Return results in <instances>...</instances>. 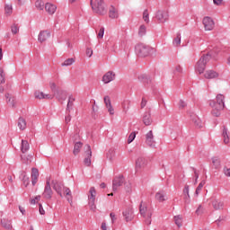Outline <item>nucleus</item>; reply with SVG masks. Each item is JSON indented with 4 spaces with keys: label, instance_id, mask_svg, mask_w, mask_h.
<instances>
[{
    "label": "nucleus",
    "instance_id": "f257e3e1",
    "mask_svg": "<svg viewBox=\"0 0 230 230\" xmlns=\"http://www.w3.org/2000/svg\"><path fill=\"white\" fill-rule=\"evenodd\" d=\"M51 184L53 190H56L59 197L62 198L65 195L67 202H69L70 204L73 203V194L71 193V190L69 188L64 186V183H62V181H58L57 180H52ZM63 191L64 195L62 194Z\"/></svg>",
    "mask_w": 230,
    "mask_h": 230
},
{
    "label": "nucleus",
    "instance_id": "f03ea898",
    "mask_svg": "<svg viewBox=\"0 0 230 230\" xmlns=\"http://www.w3.org/2000/svg\"><path fill=\"white\" fill-rule=\"evenodd\" d=\"M209 60H211V55L209 54H204L197 62L196 64V71H198V73L199 75H202V73H204V71H206V64H208V62H209Z\"/></svg>",
    "mask_w": 230,
    "mask_h": 230
},
{
    "label": "nucleus",
    "instance_id": "7ed1b4c3",
    "mask_svg": "<svg viewBox=\"0 0 230 230\" xmlns=\"http://www.w3.org/2000/svg\"><path fill=\"white\" fill-rule=\"evenodd\" d=\"M91 6L94 13H98L99 15H105V13H107L103 0H95V4H93V0H91Z\"/></svg>",
    "mask_w": 230,
    "mask_h": 230
},
{
    "label": "nucleus",
    "instance_id": "20e7f679",
    "mask_svg": "<svg viewBox=\"0 0 230 230\" xmlns=\"http://www.w3.org/2000/svg\"><path fill=\"white\" fill-rule=\"evenodd\" d=\"M43 199L51 200L53 199V190L51 189V178H47L44 191L42 193Z\"/></svg>",
    "mask_w": 230,
    "mask_h": 230
},
{
    "label": "nucleus",
    "instance_id": "39448f33",
    "mask_svg": "<svg viewBox=\"0 0 230 230\" xmlns=\"http://www.w3.org/2000/svg\"><path fill=\"white\" fill-rule=\"evenodd\" d=\"M155 17L158 22H160L161 24H164V22H168V20L170 19V11H168L167 9L158 10L156 12Z\"/></svg>",
    "mask_w": 230,
    "mask_h": 230
},
{
    "label": "nucleus",
    "instance_id": "423d86ee",
    "mask_svg": "<svg viewBox=\"0 0 230 230\" xmlns=\"http://www.w3.org/2000/svg\"><path fill=\"white\" fill-rule=\"evenodd\" d=\"M135 49L138 57H148L150 55V47L143 43L137 44Z\"/></svg>",
    "mask_w": 230,
    "mask_h": 230
},
{
    "label": "nucleus",
    "instance_id": "0eeeda50",
    "mask_svg": "<svg viewBox=\"0 0 230 230\" xmlns=\"http://www.w3.org/2000/svg\"><path fill=\"white\" fill-rule=\"evenodd\" d=\"M208 204H212V207L216 211L224 209V201L217 197H211L208 199Z\"/></svg>",
    "mask_w": 230,
    "mask_h": 230
},
{
    "label": "nucleus",
    "instance_id": "6e6552de",
    "mask_svg": "<svg viewBox=\"0 0 230 230\" xmlns=\"http://www.w3.org/2000/svg\"><path fill=\"white\" fill-rule=\"evenodd\" d=\"M84 164L85 166H91V158L93 157V151L91 150V146H84Z\"/></svg>",
    "mask_w": 230,
    "mask_h": 230
},
{
    "label": "nucleus",
    "instance_id": "1a4fd4ad",
    "mask_svg": "<svg viewBox=\"0 0 230 230\" xmlns=\"http://www.w3.org/2000/svg\"><path fill=\"white\" fill-rule=\"evenodd\" d=\"M226 97L223 94H217L215 101H210L209 105H214L217 107V109H224L226 107V103L224 102Z\"/></svg>",
    "mask_w": 230,
    "mask_h": 230
},
{
    "label": "nucleus",
    "instance_id": "9d476101",
    "mask_svg": "<svg viewBox=\"0 0 230 230\" xmlns=\"http://www.w3.org/2000/svg\"><path fill=\"white\" fill-rule=\"evenodd\" d=\"M124 182H125V177H123V175L116 176L112 181L113 191H118V190H119V187L123 186Z\"/></svg>",
    "mask_w": 230,
    "mask_h": 230
},
{
    "label": "nucleus",
    "instance_id": "9b49d317",
    "mask_svg": "<svg viewBox=\"0 0 230 230\" xmlns=\"http://www.w3.org/2000/svg\"><path fill=\"white\" fill-rule=\"evenodd\" d=\"M202 22L206 31H211L215 28V21L209 16H205Z\"/></svg>",
    "mask_w": 230,
    "mask_h": 230
},
{
    "label": "nucleus",
    "instance_id": "f8f14e48",
    "mask_svg": "<svg viewBox=\"0 0 230 230\" xmlns=\"http://www.w3.org/2000/svg\"><path fill=\"white\" fill-rule=\"evenodd\" d=\"M146 145L149 146V148H155V139H154V131L149 130L146 134Z\"/></svg>",
    "mask_w": 230,
    "mask_h": 230
},
{
    "label": "nucleus",
    "instance_id": "ddd939ff",
    "mask_svg": "<svg viewBox=\"0 0 230 230\" xmlns=\"http://www.w3.org/2000/svg\"><path fill=\"white\" fill-rule=\"evenodd\" d=\"M146 164H148V161L145 159L143 156H139L136 161V168L137 170H141L146 168Z\"/></svg>",
    "mask_w": 230,
    "mask_h": 230
},
{
    "label": "nucleus",
    "instance_id": "4468645a",
    "mask_svg": "<svg viewBox=\"0 0 230 230\" xmlns=\"http://www.w3.org/2000/svg\"><path fill=\"white\" fill-rule=\"evenodd\" d=\"M49 85H50V89H51L52 93H54L55 94H58L57 95L58 100H59V101L60 100H63V101L66 100V97L62 98L64 91L59 92L58 90H57V84L49 83Z\"/></svg>",
    "mask_w": 230,
    "mask_h": 230
},
{
    "label": "nucleus",
    "instance_id": "2eb2a0df",
    "mask_svg": "<svg viewBox=\"0 0 230 230\" xmlns=\"http://www.w3.org/2000/svg\"><path fill=\"white\" fill-rule=\"evenodd\" d=\"M122 215L126 220V222H132L134 220V210L132 208H127Z\"/></svg>",
    "mask_w": 230,
    "mask_h": 230
},
{
    "label": "nucleus",
    "instance_id": "dca6fc26",
    "mask_svg": "<svg viewBox=\"0 0 230 230\" xmlns=\"http://www.w3.org/2000/svg\"><path fill=\"white\" fill-rule=\"evenodd\" d=\"M116 78V74L112 71L107 72L103 76H102V82L104 84H110V82H112Z\"/></svg>",
    "mask_w": 230,
    "mask_h": 230
},
{
    "label": "nucleus",
    "instance_id": "f3484780",
    "mask_svg": "<svg viewBox=\"0 0 230 230\" xmlns=\"http://www.w3.org/2000/svg\"><path fill=\"white\" fill-rule=\"evenodd\" d=\"M34 96L38 100H53V98H54V95L45 94L44 93L40 92V91L35 92Z\"/></svg>",
    "mask_w": 230,
    "mask_h": 230
},
{
    "label": "nucleus",
    "instance_id": "a211bd4d",
    "mask_svg": "<svg viewBox=\"0 0 230 230\" xmlns=\"http://www.w3.org/2000/svg\"><path fill=\"white\" fill-rule=\"evenodd\" d=\"M143 123L146 127H150L152 123H154V119H152V114L149 111L145 112L143 115Z\"/></svg>",
    "mask_w": 230,
    "mask_h": 230
},
{
    "label": "nucleus",
    "instance_id": "6ab92c4d",
    "mask_svg": "<svg viewBox=\"0 0 230 230\" xmlns=\"http://www.w3.org/2000/svg\"><path fill=\"white\" fill-rule=\"evenodd\" d=\"M51 37V33L48 31H41L38 36L39 42H46Z\"/></svg>",
    "mask_w": 230,
    "mask_h": 230
},
{
    "label": "nucleus",
    "instance_id": "aec40b11",
    "mask_svg": "<svg viewBox=\"0 0 230 230\" xmlns=\"http://www.w3.org/2000/svg\"><path fill=\"white\" fill-rule=\"evenodd\" d=\"M138 80H140L145 85H150L152 84V77L146 74H141L138 76Z\"/></svg>",
    "mask_w": 230,
    "mask_h": 230
},
{
    "label": "nucleus",
    "instance_id": "412c9836",
    "mask_svg": "<svg viewBox=\"0 0 230 230\" xmlns=\"http://www.w3.org/2000/svg\"><path fill=\"white\" fill-rule=\"evenodd\" d=\"M2 227H4V229L5 230H13V226H12V220L8 219V218H3L1 219L0 222Z\"/></svg>",
    "mask_w": 230,
    "mask_h": 230
},
{
    "label": "nucleus",
    "instance_id": "4be33fe9",
    "mask_svg": "<svg viewBox=\"0 0 230 230\" xmlns=\"http://www.w3.org/2000/svg\"><path fill=\"white\" fill-rule=\"evenodd\" d=\"M104 103L108 109V112L111 115L114 114V108H112V103L111 102V97H109V95L104 96Z\"/></svg>",
    "mask_w": 230,
    "mask_h": 230
},
{
    "label": "nucleus",
    "instance_id": "5701e85b",
    "mask_svg": "<svg viewBox=\"0 0 230 230\" xmlns=\"http://www.w3.org/2000/svg\"><path fill=\"white\" fill-rule=\"evenodd\" d=\"M155 198V200H157L158 202H164L168 199L166 198V192H164V190H159L158 192H156Z\"/></svg>",
    "mask_w": 230,
    "mask_h": 230
},
{
    "label": "nucleus",
    "instance_id": "b1692460",
    "mask_svg": "<svg viewBox=\"0 0 230 230\" xmlns=\"http://www.w3.org/2000/svg\"><path fill=\"white\" fill-rule=\"evenodd\" d=\"M45 10L49 15H53V13L57 12V5L51 3H47L45 4Z\"/></svg>",
    "mask_w": 230,
    "mask_h": 230
},
{
    "label": "nucleus",
    "instance_id": "393cba45",
    "mask_svg": "<svg viewBox=\"0 0 230 230\" xmlns=\"http://www.w3.org/2000/svg\"><path fill=\"white\" fill-rule=\"evenodd\" d=\"M37 181H39V169L32 168L31 169V183L32 186L37 184Z\"/></svg>",
    "mask_w": 230,
    "mask_h": 230
},
{
    "label": "nucleus",
    "instance_id": "a878e982",
    "mask_svg": "<svg viewBox=\"0 0 230 230\" xmlns=\"http://www.w3.org/2000/svg\"><path fill=\"white\" fill-rule=\"evenodd\" d=\"M5 98L6 103L9 105V107H12V109H15V97H13L10 93H6Z\"/></svg>",
    "mask_w": 230,
    "mask_h": 230
},
{
    "label": "nucleus",
    "instance_id": "bb28decb",
    "mask_svg": "<svg viewBox=\"0 0 230 230\" xmlns=\"http://www.w3.org/2000/svg\"><path fill=\"white\" fill-rule=\"evenodd\" d=\"M204 76L208 80H212L213 78H218V73H217L215 70H208Z\"/></svg>",
    "mask_w": 230,
    "mask_h": 230
},
{
    "label": "nucleus",
    "instance_id": "cd10ccee",
    "mask_svg": "<svg viewBox=\"0 0 230 230\" xmlns=\"http://www.w3.org/2000/svg\"><path fill=\"white\" fill-rule=\"evenodd\" d=\"M139 211H140V215L144 217V218H146V217L148 216V211H151V210H148V208H146V205H145L143 201H141L139 206Z\"/></svg>",
    "mask_w": 230,
    "mask_h": 230
},
{
    "label": "nucleus",
    "instance_id": "c85d7f7f",
    "mask_svg": "<svg viewBox=\"0 0 230 230\" xmlns=\"http://www.w3.org/2000/svg\"><path fill=\"white\" fill-rule=\"evenodd\" d=\"M109 17H110V19H118L119 17L118 9H116L114 6H111L109 11Z\"/></svg>",
    "mask_w": 230,
    "mask_h": 230
},
{
    "label": "nucleus",
    "instance_id": "c756f323",
    "mask_svg": "<svg viewBox=\"0 0 230 230\" xmlns=\"http://www.w3.org/2000/svg\"><path fill=\"white\" fill-rule=\"evenodd\" d=\"M75 106V97H73V95H70L68 97V102H67V105H66V112H71V111H73V107Z\"/></svg>",
    "mask_w": 230,
    "mask_h": 230
},
{
    "label": "nucleus",
    "instance_id": "7c9ffc66",
    "mask_svg": "<svg viewBox=\"0 0 230 230\" xmlns=\"http://www.w3.org/2000/svg\"><path fill=\"white\" fill-rule=\"evenodd\" d=\"M223 141L225 145H229V133L227 131V128L224 126L223 132H222Z\"/></svg>",
    "mask_w": 230,
    "mask_h": 230
},
{
    "label": "nucleus",
    "instance_id": "2f4dec72",
    "mask_svg": "<svg viewBox=\"0 0 230 230\" xmlns=\"http://www.w3.org/2000/svg\"><path fill=\"white\" fill-rule=\"evenodd\" d=\"M210 107H212L211 114H212V116H215L216 118H218L220 116L222 111H224V109H218V106L210 105Z\"/></svg>",
    "mask_w": 230,
    "mask_h": 230
},
{
    "label": "nucleus",
    "instance_id": "473e14b6",
    "mask_svg": "<svg viewBox=\"0 0 230 230\" xmlns=\"http://www.w3.org/2000/svg\"><path fill=\"white\" fill-rule=\"evenodd\" d=\"M22 157V163L24 164H30L31 161L33 160V155H23L21 156Z\"/></svg>",
    "mask_w": 230,
    "mask_h": 230
},
{
    "label": "nucleus",
    "instance_id": "72a5a7b5",
    "mask_svg": "<svg viewBox=\"0 0 230 230\" xmlns=\"http://www.w3.org/2000/svg\"><path fill=\"white\" fill-rule=\"evenodd\" d=\"M17 125L20 130H26V119H24V118L20 117Z\"/></svg>",
    "mask_w": 230,
    "mask_h": 230
},
{
    "label": "nucleus",
    "instance_id": "f704fd0d",
    "mask_svg": "<svg viewBox=\"0 0 230 230\" xmlns=\"http://www.w3.org/2000/svg\"><path fill=\"white\" fill-rule=\"evenodd\" d=\"M28 150H30V143H28L27 140H22L21 151L22 154H26Z\"/></svg>",
    "mask_w": 230,
    "mask_h": 230
},
{
    "label": "nucleus",
    "instance_id": "c9c22d12",
    "mask_svg": "<svg viewBox=\"0 0 230 230\" xmlns=\"http://www.w3.org/2000/svg\"><path fill=\"white\" fill-rule=\"evenodd\" d=\"M191 119H192L194 125H196V127L198 128H202V127H204L202 120H200V119L199 117H197V116L191 117Z\"/></svg>",
    "mask_w": 230,
    "mask_h": 230
},
{
    "label": "nucleus",
    "instance_id": "e433bc0d",
    "mask_svg": "<svg viewBox=\"0 0 230 230\" xmlns=\"http://www.w3.org/2000/svg\"><path fill=\"white\" fill-rule=\"evenodd\" d=\"M88 200H96V189L94 187L90 188Z\"/></svg>",
    "mask_w": 230,
    "mask_h": 230
},
{
    "label": "nucleus",
    "instance_id": "4c0bfd02",
    "mask_svg": "<svg viewBox=\"0 0 230 230\" xmlns=\"http://www.w3.org/2000/svg\"><path fill=\"white\" fill-rule=\"evenodd\" d=\"M84 144L82 142H76L74 146L73 154L74 155H78L80 154V148H82Z\"/></svg>",
    "mask_w": 230,
    "mask_h": 230
},
{
    "label": "nucleus",
    "instance_id": "58836bf2",
    "mask_svg": "<svg viewBox=\"0 0 230 230\" xmlns=\"http://www.w3.org/2000/svg\"><path fill=\"white\" fill-rule=\"evenodd\" d=\"M172 45L175 47V48H179V46H181V32H178L176 34V37L173 39L172 40Z\"/></svg>",
    "mask_w": 230,
    "mask_h": 230
},
{
    "label": "nucleus",
    "instance_id": "ea45409f",
    "mask_svg": "<svg viewBox=\"0 0 230 230\" xmlns=\"http://www.w3.org/2000/svg\"><path fill=\"white\" fill-rule=\"evenodd\" d=\"M206 184V180H203L200 181V183L199 184V186L196 189L195 191V196L199 197V195L200 194V191H202V189L204 188V185Z\"/></svg>",
    "mask_w": 230,
    "mask_h": 230
},
{
    "label": "nucleus",
    "instance_id": "a19ab883",
    "mask_svg": "<svg viewBox=\"0 0 230 230\" xmlns=\"http://www.w3.org/2000/svg\"><path fill=\"white\" fill-rule=\"evenodd\" d=\"M174 222L177 227H182V216H174Z\"/></svg>",
    "mask_w": 230,
    "mask_h": 230
},
{
    "label": "nucleus",
    "instance_id": "79ce46f5",
    "mask_svg": "<svg viewBox=\"0 0 230 230\" xmlns=\"http://www.w3.org/2000/svg\"><path fill=\"white\" fill-rule=\"evenodd\" d=\"M35 7L37 8V10H44V8H46V5H44V1L37 0L35 2Z\"/></svg>",
    "mask_w": 230,
    "mask_h": 230
},
{
    "label": "nucleus",
    "instance_id": "37998d69",
    "mask_svg": "<svg viewBox=\"0 0 230 230\" xmlns=\"http://www.w3.org/2000/svg\"><path fill=\"white\" fill-rule=\"evenodd\" d=\"M96 199H88V206L91 211H96Z\"/></svg>",
    "mask_w": 230,
    "mask_h": 230
},
{
    "label": "nucleus",
    "instance_id": "c03bdc74",
    "mask_svg": "<svg viewBox=\"0 0 230 230\" xmlns=\"http://www.w3.org/2000/svg\"><path fill=\"white\" fill-rule=\"evenodd\" d=\"M212 164H213L214 168H216V170H217V168H220V158L213 157Z\"/></svg>",
    "mask_w": 230,
    "mask_h": 230
},
{
    "label": "nucleus",
    "instance_id": "a18cd8bd",
    "mask_svg": "<svg viewBox=\"0 0 230 230\" xmlns=\"http://www.w3.org/2000/svg\"><path fill=\"white\" fill-rule=\"evenodd\" d=\"M138 35L139 37H145V35H146V26L140 25L138 29Z\"/></svg>",
    "mask_w": 230,
    "mask_h": 230
},
{
    "label": "nucleus",
    "instance_id": "49530a36",
    "mask_svg": "<svg viewBox=\"0 0 230 230\" xmlns=\"http://www.w3.org/2000/svg\"><path fill=\"white\" fill-rule=\"evenodd\" d=\"M75 58H68V59L65 60L61 64V66H62V67L67 66H73V64H75Z\"/></svg>",
    "mask_w": 230,
    "mask_h": 230
},
{
    "label": "nucleus",
    "instance_id": "de8ad7c7",
    "mask_svg": "<svg viewBox=\"0 0 230 230\" xmlns=\"http://www.w3.org/2000/svg\"><path fill=\"white\" fill-rule=\"evenodd\" d=\"M4 12H5V15H12L13 12V8L12 7V4H5Z\"/></svg>",
    "mask_w": 230,
    "mask_h": 230
},
{
    "label": "nucleus",
    "instance_id": "09e8293b",
    "mask_svg": "<svg viewBox=\"0 0 230 230\" xmlns=\"http://www.w3.org/2000/svg\"><path fill=\"white\" fill-rule=\"evenodd\" d=\"M122 109L125 112H128V109H130V101H124L122 102Z\"/></svg>",
    "mask_w": 230,
    "mask_h": 230
},
{
    "label": "nucleus",
    "instance_id": "8fccbe9b",
    "mask_svg": "<svg viewBox=\"0 0 230 230\" xmlns=\"http://www.w3.org/2000/svg\"><path fill=\"white\" fill-rule=\"evenodd\" d=\"M150 14L148 13V9H146L143 13V19L145 21V22H146V24H148V22H150Z\"/></svg>",
    "mask_w": 230,
    "mask_h": 230
},
{
    "label": "nucleus",
    "instance_id": "3c124183",
    "mask_svg": "<svg viewBox=\"0 0 230 230\" xmlns=\"http://www.w3.org/2000/svg\"><path fill=\"white\" fill-rule=\"evenodd\" d=\"M22 182L25 188L30 184V178L26 175V172L22 173Z\"/></svg>",
    "mask_w": 230,
    "mask_h": 230
},
{
    "label": "nucleus",
    "instance_id": "603ef678",
    "mask_svg": "<svg viewBox=\"0 0 230 230\" xmlns=\"http://www.w3.org/2000/svg\"><path fill=\"white\" fill-rule=\"evenodd\" d=\"M11 31H12L13 35H17V33H19V25L13 23L11 26Z\"/></svg>",
    "mask_w": 230,
    "mask_h": 230
},
{
    "label": "nucleus",
    "instance_id": "864d4df0",
    "mask_svg": "<svg viewBox=\"0 0 230 230\" xmlns=\"http://www.w3.org/2000/svg\"><path fill=\"white\" fill-rule=\"evenodd\" d=\"M146 218V226H150V224H152V211H148L147 212V217H145Z\"/></svg>",
    "mask_w": 230,
    "mask_h": 230
},
{
    "label": "nucleus",
    "instance_id": "5fc2aeb1",
    "mask_svg": "<svg viewBox=\"0 0 230 230\" xmlns=\"http://www.w3.org/2000/svg\"><path fill=\"white\" fill-rule=\"evenodd\" d=\"M5 77H6V75L4 74V70H3V68L0 67V84H4Z\"/></svg>",
    "mask_w": 230,
    "mask_h": 230
},
{
    "label": "nucleus",
    "instance_id": "6e6d98bb",
    "mask_svg": "<svg viewBox=\"0 0 230 230\" xmlns=\"http://www.w3.org/2000/svg\"><path fill=\"white\" fill-rule=\"evenodd\" d=\"M135 139H136V132L130 133L128 138V144L130 145V143H132V141H134Z\"/></svg>",
    "mask_w": 230,
    "mask_h": 230
},
{
    "label": "nucleus",
    "instance_id": "4d7b16f0",
    "mask_svg": "<svg viewBox=\"0 0 230 230\" xmlns=\"http://www.w3.org/2000/svg\"><path fill=\"white\" fill-rule=\"evenodd\" d=\"M66 116L65 117L66 124H69L71 122V112L66 111Z\"/></svg>",
    "mask_w": 230,
    "mask_h": 230
},
{
    "label": "nucleus",
    "instance_id": "13d9d810",
    "mask_svg": "<svg viewBox=\"0 0 230 230\" xmlns=\"http://www.w3.org/2000/svg\"><path fill=\"white\" fill-rule=\"evenodd\" d=\"M105 34V28L102 27L99 31L98 33V38L99 39H103V35Z\"/></svg>",
    "mask_w": 230,
    "mask_h": 230
},
{
    "label": "nucleus",
    "instance_id": "bf43d9fd",
    "mask_svg": "<svg viewBox=\"0 0 230 230\" xmlns=\"http://www.w3.org/2000/svg\"><path fill=\"white\" fill-rule=\"evenodd\" d=\"M202 213H204V208L202 207V205H199L196 210V214L202 215Z\"/></svg>",
    "mask_w": 230,
    "mask_h": 230
},
{
    "label": "nucleus",
    "instance_id": "052dcab7",
    "mask_svg": "<svg viewBox=\"0 0 230 230\" xmlns=\"http://www.w3.org/2000/svg\"><path fill=\"white\" fill-rule=\"evenodd\" d=\"M193 172H194V177H195V184H197L198 181H199V171H197V169L192 168Z\"/></svg>",
    "mask_w": 230,
    "mask_h": 230
},
{
    "label": "nucleus",
    "instance_id": "680f3d73",
    "mask_svg": "<svg viewBox=\"0 0 230 230\" xmlns=\"http://www.w3.org/2000/svg\"><path fill=\"white\" fill-rule=\"evenodd\" d=\"M107 157L110 161H112V157H114V150H110L107 154Z\"/></svg>",
    "mask_w": 230,
    "mask_h": 230
},
{
    "label": "nucleus",
    "instance_id": "e2e57ef3",
    "mask_svg": "<svg viewBox=\"0 0 230 230\" xmlns=\"http://www.w3.org/2000/svg\"><path fill=\"white\" fill-rule=\"evenodd\" d=\"M186 102L182 100H180L179 102V109H184L186 107Z\"/></svg>",
    "mask_w": 230,
    "mask_h": 230
},
{
    "label": "nucleus",
    "instance_id": "0e129e2a",
    "mask_svg": "<svg viewBox=\"0 0 230 230\" xmlns=\"http://www.w3.org/2000/svg\"><path fill=\"white\" fill-rule=\"evenodd\" d=\"M110 217H111V223L112 224H114V222H116V220L118 219L117 217H116V214H114V213H111L110 214Z\"/></svg>",
    "mask_w": 230,
    "mask_h": 230
},
{
    "label": "nucleus",
    "instance_id": "69168bd1",
    "mask_svg": "<svg viewBox=\"0 0 230 230\" xmlns=\"http://www.w3.org/2000/svg\"><path fill=\"white\" fill-rule=\"evenodd\" d=\"M39 212L41 214V215H46V211L44 210V208L42 207V204H40L39 205Z\"/></svg>",
    "mask_w": 230,
    "mask_h": 230
},
{
    "label": "nucleus",
    "instance_id": "338daca9",
    "mask_svg": "<svg viewBox=\"0 0 230 230\" xmlns=\"http://www.w3.org/2000/svg\"><path fill=\"white\" fill-rule=\"evenodd\" d=\"M174 73H182V67L180 65L176 66Z\"/></svg>",
    "mask_w": 230,
    "mask_h": 230
},
{
    "label": "nucleus",
    "instance_id": "774afa93",
    "mask_svg": "<svg viewBox=\"0 0 230 230\" xmlns=\"http://www.w3.org/2000/svg\"><path fill=\"white\" fill-rule=\"evenodd\" d=\"M86 55L89 58L93 57V49H86Z\"/></svg>",
    "mask_w": 230,
    "mask_h": 230
}]
</instances>
